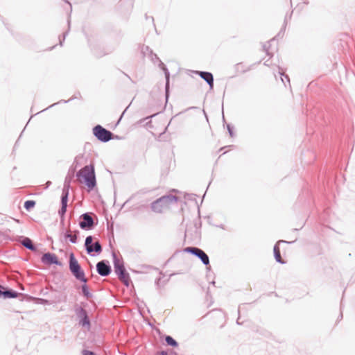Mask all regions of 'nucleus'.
I'll return each mask as SVG.
<instances>
[{
    "label": "nucleus",
    "mask_w": 355,
    "mask_h": 355,
    "mask_svg": "<svg viewBox=\"0 0 355 355\" xmlns=\"http://www.w3.org/2000/svg\"><path fill=\"white\" fill-rule=\"evenodd\" d=\"M78 181L87 187L88 191L92 190L96 186L94 168L92 165L85 166L77 173Z\"/></svg>",
    "instance_id": "1"
},
{
    "label": "nucleus",
    "mask_w": 355,
    "mask_h": 355,
    "mask_svg": "<svg viewBox=\"0 0 355 355\" xmlns=\"http://www.w3.org/2000/svg\"><path fill=\"white\" fill-rule=\"evenodd\" d=\"M176 201L177 198L174 196H162L151 204V209L156 213H162L168 209L170 205Z\"/></svg>",
    "instance_id": "2"
},
{
    "label": "nucleus",
    "mask_w": 355,
    "mask_h": 355,
    "mask_svg": "<svg viewBox=\"0 0 355 355\" xmlns=\"http://www.w3.org/2000/svg\"><path fill=\"white\" fill-rule=\"evenodd\" d=\"M69 269L71 273L79 280L86 282L87 279L85 276L84 271L81 269L80 264L78 261L76 259L73 253L70 254L69 259Z\"/></svg>",
    "instance_id": "3"
},
{
    "label": "nucleus",
    "mask_w": 355,
    "mask_h": 355,
    "mask_svg": "<svg viewBox=\"0 0 355 355\" xmlns=\"http://www.w3.org/2000/svg\"><path fill=\"white\" fill-rule=\"evenodd\" d=\"M94 135L102 141H107L112 138V132L98 125L93 129Z\"/></svg>",
    "instance_id": "4"
},
{
    "label": "nucleus",
    "mask_w": 355,
    "mask_h": 355,
    "mask_svg": "<svg viewBox=\"0 0 355 355\" xmlns=\"http://www.w3.org/2000/svg\"><path fill=\"white\" fill-rule=\"evenodd\" d=\"M185 252H190L196 256L198 257L202 263L205 265H208L209 263V259L207 254L202 251V250L193 248V247H188L184 249Z\"/></svg>",
    "instance_id": "5"
},
{
    "label": "nucleus",
    "mask_w": 355,
    "mask_h": 355,
    "mask_svg": "<svg viewBox=\"0 0 355 355\" xmlns=\"http://www.w3.org/2000/svg\"><path fill=\"white\" fill-rule=\"evenodd\" d=\"M93 238L89 236L85 239V247L88 253L96 252L100 253L102 251L101 245L98 241L94 243V247L92 245Z\"/></svg>",
    "instance_id": "6"
},
{
    "label": "nucleus",
    "mask_w": 355,
    "mask_h": 355,
    "mask_svg": "<svg viewBox=\"0 0 355 355\" xmlns=\"http://www.w3.org/2000/svg\"><path fill=\"white\" fill-rule=\"evenodd\" d=\"M83 220L80 222V226L83 229H90L94 225V220L92 218L87 214H85L82 216Z\"/></svg>",
    "instance_id": "7"
},
{
    "label": "nucleus",
    "mask_w": 355,
    "mask_h": 355,
    "mask_svg": "<svg viewBox=\"0 0 355 355\" xmlns=\"http://www.w3.org/2000/svg\"><path fill=\"white\" fill-rule=\"evenodd\" d=\"M96 269L98 274L101 276H107L111 272L110 267L103 261H100L97 263Z\"/></svg>",
    "instance_id": "8"
},
{
    "label": "nucleus",
    "mask_w": 355,
    "mask_h": 355,
    "mask_svg": "<svg viewBox=\"0 0 355 355\" xmlns=\"http://www.w3.org/2000/svg\"><path fill=\"white\" fill-rule=\"evenodd\" d=\"M42 262L47 264H59L57 257L55 254L51 253L44 254L42 257Z\"/></svg>",
    "instance_id": "9"
},
{
    "label": "nucleus",
    "mask_w": 355,
    "mask_h": 355,
    "mask_svg": "<svg viewBox=\"0 0 355 355\" xmlns=\"http://www.w3.org/2000/svg\"><path fill=\"white\" fill-rule=\"evenodd\" d=\"M202 78H203L211 87H213L214 85V78L213 76L209 72L205 71H197L196 72Z\"/></svg>",
    "instance_id": "10"
},
{
    "label": "nucleus",
    "mask_w": 355,
    "mask_h": 355,
    "mask_svg": "<svg viewBox=\"0 0 355 355\" xmlns=\"http://www.w3.org/2000/svg\"><path fill=\"white\" fill-rule=\"evenodd\" d=\"M281 242H283L282 241H279L277 243V244L274 246V254H275V259L277 261L281 263H284L285 261L282 260V257H281V254H280V250H279V245Z\"/></svg>",
    "instance_id": "11"
},
{
    "label": "nucleus",
    "mask_w": 355,
    "mask_h": 355,
    "mask_svg": "<svg viewBox=\"0 0 355 355\" xmlns=\"http://www.w3.org/2000/svg\"><path fill=\"white\" fill-rule=\"evenodd\" d=\"M67 202H68V193H66L62 197V208L59 211V214L61 216H63L67 211Z\"/></svg>",
    "instance_id": "12"
},
{
    "label": "nucleus",
    "mask_w": 355,
    "mask_h": 355,
    "mask_svg": "<svg viewBox=\"0 0 355 355\" xmlns=\"http://www.w3.org/2000/svg\"><path fill=\"white\" fill-rule=\"evenodd\" d=\"M119 279L127 286H129L130 283V279L129 277L128 273L125 272V270L122 271V272H119L117 274Z\"/></svg>",
    "instance_id": "13"
},
{
    "label": "nucleus",
    "mask_w": 355,
    "mask_h": 355,
    "mask_svg": "<svg viewBox=\"0 0 355 355\" xmlns=\"http://www.w3.org/2000/svg\"><path fill=\"white\" fill-rule=\"evenodd\" d=\"M114 270L116 274L125 270L123 264L119 260H116L114 261Z\"/></svg>",
    "instance_id": "14"
},
{
    "label": "nucleus",
    "mask_w": 355,
    "mask_h": 355,
    "mask_svg": "<svg viewBox=\"0 0 355 355\" xmlns=\"http://www.w3.org/2000/svg\"><path fill=\"white\" fill-rule=\"evenodd\" d=\"M65 239H69L73 243L76 242V234H73L71 230H67L64 234Z\"/></svg>",
    "instance_id": "15"
},
{
    "label": "nucleus",
    "mask_w": 355,
    "mask_h": 355,
    "mask_svg": "<svg viewBox=\"0 0 355 355\" xmlns=\"http://www.w3.org/2000/svg\"><path fill=\"white\" fill-rule=\"evenodd\" d=\"M5 298H15L18 296V293L15 291H6L2 293Z\"/></svg>",
    "instance_id": "16"
},
{
    "label": "nucleus",
    "mask_w": 355,
    "mask_h": 355,
    "mask_svg": "<svg viewBox=\"0 0 355 355\" xmlns=\"http://www.w3.org/2000/svg\"><path fill=\"white\" fill-rule=\"evenodd\" d=\"M166 343L173 347H177L178 343L171 336H167L165 338Z\"/></svg>",
    "instance_id": "17"
},
{
    "label": "nucleus",
    "mask_w": 355,
    "mask_h": 355,
    "mask_svg": "<svg viewBox=\"0 0 355 355\" xmlns=\"http://www.w3.org/2000/svg\"><path fill=\"white\" fill-rule=\"evenodd\" d=\"M23 245L28 249L33 250L34 247L31 239L26 238L22 242Z\"/></svg>",
    "instance_id": "18"
},
{
    "label": "nucleus",
    "mask_w": 355,
    "mask_h": 355,
    "mask_svg": "<svg viewBox=\"0 0 355 355\" xmlns=\"http://www.w3.org/2000/svg\"><path fill=\"white\" fill-rule=\"evenodd\" d=\"M35 205V202L34 200H27L24 203V207L29 210L33 208Z\"/></svg>",
    "instance_id": "19"
},
{
    "label": "nucleus",
    "mask_w": 355,
    "mask_h": 355,
    "mask_svg": "<svg viewBox=\"0 0 355 355\" xmlns=\"http://www.w3.org/2000/svg\"><path fill=\"white\" fill-rule=\"evenodd\" d=\"M82 291H83V295L87 297V298H89L91 297V294L89 292V290H88V288L87 286V285H83L82 286Z\"/></svg>",
    "instance_id": "20"
},
{
    "label": "nucleus",
    "mask_w": 355,
    "mask_h": 355,
    "mask_svg": "<svg viewBox=\"0 0 355 355\" xmlns=\"http://www.w3.org/2000/svg\"><path fill=\"white\" fill-rule=\"evenodd\" d=\"M245 66L242 64V63H238L236 65V69L238 71L240 70V68H243Z\"/></svg>",
    "instance_id": "21"
},
{
    "label": "nucleus",
    "mask_w": 355,
    "mask_h": 355,
    "mask_svg": "<svg viewBox=\"0 0 355 355\" xmlns=\"http://www.w3.org/2000/svg\"><path fill=\"white\" fill-rule=\"evenodd\" d=\"M83 355H95L93 352L89 351H84Z\"/></svg>",
    "instance_id": "22"
},
{
    "label": "nucleus",
    "mask_w": 355,
    "mask_h": 355,
    "mask_svg": "<svg viewBox=\"0 0 355 355\" xmlns=\"http://www.w3.org/2000/svg\"><path fill=\"white\" fill-rule=\"evenodd\" d=\"M250 70V68L248 67H245L244 69H243V72H246V71H248Z\"/></svg>",
    "instance_id": "23"
},
{
    "label": "nucleus",
    "mask_w": 355,
    "mask_h": 355,
    "mask_svg": "<svg viewBox=\"0 0 355 355\" xmlns=\"http://www.w3.org/2000/svg\"><path fill=\"white\" fill-rule=\"evenodd\" d=\"M159 355H167L166 352H162Z\"/></svg>",
    "instance_id": "24"
}]
</instances>
